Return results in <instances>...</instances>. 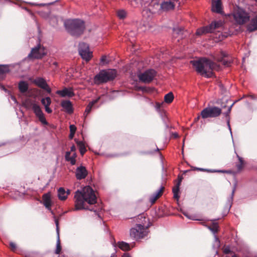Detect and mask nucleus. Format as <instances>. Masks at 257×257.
Instances as JSON below:
<instances>
[{
    "mask_svg": "<svg viewBox=\"0 0 257 257\" xmlns=\"http://www.w3.org/2000/svg\"><path fill=\"white\" fill-rule=\"evenodd\" d=\"M110 257H117V255L115 253H112Z\"/></svg>",
    "mask_w": 257,
    "mask_h": 257,
    "instance_id": "13d9d810",
    "label": "nucleus"
},
{
    "mask_svg": "<svg viewBox=\"0 0 257 257\" xmlns=\"http://www.w3.org/2000/svg\"><path fill=\"white\" fill-rule=\"evenodd\" d=\"M218 224L216 222H213L209 226V228L211 231L214 233H216L218 231Z\"/></svg>",
    "mask_w": 257,
    "mask_h": 257,
    "instance_id": "72a5a7b5",
    "label": "nucleus"
},
{
    "mask_svg": "<svg viewBox=\"0 0 257 257\" xmlns=\"http://www.w3.org/2000/svg\"><path fill=\"white\" fill-rule=\"evenodd\" d=\"M148 227L138 224L130 229V236L136 240L142 239L148 234Z\"/></svg>",
    "mask_w": 257,
    "mask_h": 257,
    "instance_id": "39448f33",
    "label": "nucleus"
},
{
    "mask_svg": "<svg viewBox=\"0 0 257 257\" xmlns=\"http://www.w3.org/2000/svg\"><path fill=\"white\" fill-rule=\"evenodd\" d=\"M180 183H177L176 185L173 188V193L174 194V198L176 199L177 200H178L180 196L179 195V192H180Z\"/></svg>",
    "mask_w": 257,
    "mask_h": 257,
    "instance_id": "a878e982",
    "label": "nucleus"
},
{
    "mask_svg": "<svg viewBox=\"0 0 257 257\" xmlns=\"http://www.w3.org/2000/svg\"><path fill=\"white\" fill-rule=\"evenodd\" d=\"M10 248L11 250H12L13 251H15L17 249L16 244L13 242H11L10 243Z\"/></svg>",
    "mask_w": 257,
    "mask_h": 257,
    "instance_id": "ea45409f",
    "label": "nucleus"
},
{
    "mask_svg": "<svg viewBox=\"0 0 257 257\" xmlns=\"http://www.w3.org/2000/svg\"><path fill=\"white\" fill-rule=\"evenodd\" d=\"M75 141L78 147H79L80 153L81 155L82 156H83L86 151V149L85 148V145H84V143L82 141H77L76 139H75Z\"/></svg>",
    "mask_w": 257,
    "mask_h": 257,
    "instance_id": "cd10ccee",
    "label": "nucleus"
},
{
    "mask_svg": "<svg viewBox=\"0 0 257 257\" xmlns=\"http://www.w3.org/2000/svg\"><path fill=\"white\" fill-rule=\"evenodd\" d=\"M234 191H235V188H234V189H233V191H232V195H233V194H234Z\"/></svg>",
    "mask_w": 257,
    "mask_h": 257,
    "instance_id": "e2e57ef3",
    "label": "nucleus"
},
{
    "mask_svg": "<svg viewBox=\"0 0 257 257\" xmlns=\"http://www.w3.org/2000/svg\"><path fill=\"white\" fill-rule=\"evenodd\" d=\"M175 8V4L172 2H163L160 5V9L164 11H168L173 10Z\"/></svg>",
    "mask_w": 257,
    "mask_h": 257,
    "instance_id": "412c9836",
    "label": "nucleus"
},
{
    "mask_svg": "<svg viewBox=\"0 0 257 257\" xmlns=\"http://www.w3.org/2000/svg\"><path fill=\"white\" fill-rule=\"evenodd\" d=\"M237 157L238 159V163H236V167L237 168V169L238 171H240L242 170V169L243 168L244 165H245V162L243 160V159L240 156H239L238 155H237Z\"/></svg>",
    "mask_w": 257,
    "mask_h": 257,
    "instance_id": "c85d7f7f",
    "label": "nucleus"
},
{
    "mask_svg": "<svg viewBox=\"0 0 257 257\" xmlns=\"http://www.w3.org/2000/svg\"><path fill=\"white\" fill-rule=\"evenodd\" d=\"M72 157H74V158H76V157H77V155H76V153L75 152H74L72 156H71Z\"/></svg>",
    "mask_w": 257,
    "mask_h": 257,
    "instance_id": "5fc2aeb1",
    "label": "nucleus"
},
{
    "mask_svg": "<svg viewBox=\"0 0 257 257\" xmlns=\"http://www.w3.org/2000/svg\"><path fill=\"white\" fill-rule=\"evenodd\" d=\"M139 89H140V90H142V91H147V88H146V87H143V86H142V87H139Z\"/></svg>",
    "mask_w": 257,
    "mask_h": 257,
    "instance_id": "603ef678",
    "label": "nucleus"
},
{
    "mask_svg": "<svg viewBox=\"0 0 257 257\" xmlns=\"http://www.w3.org/2000/svg\"><path fill=\"white\" fill-rule=\"evenodd\" d=\"M183 34V29L180 27H177L173 29V36L174 37H177L180 36V38H182Z\"/></svg>",
    "mask_w": 257,
    "mask_h": 257,
    "instance_id": "c756f323",
    "label": "nucleus"
},
{
    "mask_svg": "<svg viewBox=\"0 0 257 257\" xmlns=\"http://www.w3.org/2000/svg\"><path fill=\"white\" fill-rule=\"evenodd\" d=\"M222 113V108L217 106L207 107L203 109L200 113L201 117L203 119L207 118L217 117Z\"/></svg>",
    "mask_w": 257,
    "mask_h": 257,
    "instance_id": "423d86ee",
    "label": "nucleus"
},
{
    "mask_svg": "<svg viewBox=\"0 0 257 257\" xmlns=\"http://www.w3.org/2000/svg\"><path fill=\"white\" fill-rule=\"evenodd\" d=\"M116 76V71L114 69L101 70L94 77V83L99 85L113 80Z\"/></svg>",
    "mask_w": 257,
    "mask_h": 257,
    "instance_id": "20e7f679",
    "label": "nucleus"
},
{
    "mask_svg": "<svg viewBox=\"0 0 257 257\" xmlns=\"http://www.w3.org/2000/svg\"><path fill=\"white\" fill-rule=\"evenodd\" d=\"M174 95L172 92H170L166 94L164 96V101L168 103H171L174 99Z\"/></svg>",
    "mask_w": 257,
    "mask_h": 257,
    "instance_id": "2f4dec72",
    "label": "nucleus"
},
{
    "mask_svg": "<svg viewBox=\"0 0 257 257\" xmlns=\"http://www.w3.org/2000/svg\"><path fill=\"white\" fill-rule=\"evenodd\" d=\"M157 72L154 69H149L138 75L139 80L145 83H149L156 76Z\"/></svg>",
    "mask_w": 257,
    "mask_h": 257,
    "instance_id": "9d476101",
    "label": "nucleus"
},
{
    "mask_svg": "<svg viewBox=\"0 0 257 257\" xmlns=\"http://www.w3.org/2000/svg\"><path fill=\"white\" fill-rule=\"evenodd\" d=\"M182 177L179 178V181H178V183H180V185L181 184V182L182 181Z\"/></svg>",
    "mask_w": 257,
    "mask_h": 257,
    "instance_id": "4d7b16f0",
    "label": "nucleus"
},
{
    "mask_svg": "<svg viewBox=\"0 0 257 257\" xmlns=\"http://www.w3.org/2000/svg\"><path fill=\"white\" fill-rule=\"evenodd\" d=\"M228 125L229 126H230V125H229V121H228Z\"/></svg>",
    "mask_w": 257,
    "mask_h": 257,
    "instance_id": "338daca9",
    "label": "nucleus"
},
{
    "mask_svg": "<svg viewBox=\"0 0 257 257\" xmlns=\"http://www.w3.org/2000/svg\"><path fill=\"white\" fill-rule=\"evenodd\" d=\"M223 26V22L221 21H213L209 26L203 27L198 29L196 34L198 36L207 33H211L215 29L221 28Z\"/></svg>",
    "mask_w": 257,
    "mask_h": 257,
    "instance_id": "0eeeda50",
    "label": "nucleus"
},
{
    "mask_svg": "<svg viewBox=\"0 0 257 257\" xmlns=\"http://www.w3.org/2000/svg\"><path fill=\"white\" fill-rule=\"evenodd\" d=\"M247 30L252 32L257 30V15L252 18L246 26Z\"/></svg>",
    "mask_w": 257,
    "mask_h": 257,
    "instance_id": "f3484780",
    "label": "nucleus"
},
{
    "mask_svg": "<svg viewBox=\"0 0 257 257\" xmlns=\"http://www.w3.org/2000/svg\"><path fill=\"white\" fill-rule=\"evenodd\" d=\"M160 9V5L158 0H152L149 5V11L153 14L155 13L156 11Z\"/></svg>",
    "mask_w": 257,
    "mask_h": 257,
    "instance_id": "4be33fe9",
    "label": "nucleus"
},
{
    "mask_svg": "<svg viewBox=\"0 0 257 257\" xmlns=\"http://www.w3.org/2000/svg\"><path fill=\"white\" fill-rule=\"evenodd\" d=\"M200 116H201V115L198 116L196 118H195L194 121H198L199 119Z\"/></svg>",
    "mask_w": 257,
    "mask_h": 257,
    "instance_id": "6e6d98bb",
    "label": "nucleus"
},
{
    "mask_svg": "<svg viewBox=\"0 0 257 257\" xmlns=\"http://www.w3.org/2000/svg\"><path fill=\"white\" fill-rule=\"evenodd\" d=\"M106 56H102V57L101 58V62L102 63H105L106 62Z\"/></svg>",
    "mask_w": 257,
    "mask_h": 257,
    "instance_id": "09e8293b",
    "label": "nucleus"
},
{
    "mask_svg": "<svg viewBox=\"0 0 257 257\" xmlns=\"http://www.w3.org/2000/svg\"><path fill=\"white\" fill-rule=\"evenodd\" d=\"M10 71V65H0V81L5 78L6 74L8 73Z\"/></svg>",
    "mask_w": 257,
    "mask_h": 257,
    "instance_id": "aec40b11",
    "label": "nucleus"
},
{
    "mask_svg": "<svg viewBox=\"0 0 257 257\" xmlns=\"http://www.w3.org/2000/svg\"><path fill=\"white\" fill-rule=\"evenodd\" d=\"M75 133H70L69 136L70 139H72L74 136Z\"/></svg>",
    "mask_w": 257,
    "mask_h": 257,
    "instance_id": "3c124183",
    "label": "nucleus"
},
{
    "mask_svg": "<svg viewBox=\"0 0 257 257\" xmlns=\"http://www.w3.org/2000/svg\"><path fill=\"white\" fill-rule=\"evenodd\" d=\"M190 171H191L190 170L185 171L184 172V174H185L187 172H190Z\"/></svg>",
    "mask_w": 257,
    "mask_h": 257,
    "instance_id": "052dcab7",
    "label": "nucleus"
},
{
    "mask_svg": "<svg viewBox=\"0 0 257 257\" xmlns=\"http://www.w3.org/2000/svg\"><path fill=\"white\" fill-rule=\"evenodd\" d=\"M33 83L40 88L46 90L48 93H50L51 91L46 80L43 78L37 77L33 81Z\"/></svg>",
    "mask_w": 257,
    "mask_h": 257,
    "instance_id": "ddd939ff",
    "label": "nucleus"
},
{
    "mask_svg": "<svg viewBox=\"0 0 257 257\" xmlns=\"http://www.w3.org/2000/svg\"><path fill=\"white\" fill-rule=\"evenodd\" d=\"M76 147L74 145H73L70 148V152H75Z\"/></svg>",
    "mask_w": 257,
    "mask_h": 257,
    "instance_id": "8fccbe9b",
    "label": "nucleus"
},
{
    "mask_svg": "<svg viewBox=\"0 0 257 257\" xmlns=\"http://www.w3.org/2000/svg\"><path fill=\"white\" fill-rule=\"evenodd\" d=\"M41 102L43 105L46 106V105H50L51 103V100L49 97H47L45 98H42L41 100Z\"/></svg>",
    "mask_w": 257,
    "mask_h": 257,
    "instance_id": "4c0bfd02",
    "label": "nucleus"
},
{
    "mask_svg": "<svg viewBox=\"0 0 257 257\" xmlns=\"http://www.w3.org/2000/svg\"><path fill=\"white\" fill-rule=\"evenodd\" d=\"M12 98L14 100H16L15 97H12Z\"/></svg>",
    "mask_w": 257,
    "mask_h": 257,
    "instance_id": "69168bd1",
    "label": "nucleus"
},
{
    "mask_svg": "<svg viewBox=\"0 0 257 257\" xmlns=\"http://www.w3.org/2000/svg\"><path fill=\"white\" fill-rule=\"evenodd\" d=\"M1 87H2V88L3 89L5 90H6V89H5V87H4L3 85H1Z\"/></svg>",
    "mask_w": 257,
    "mask_h": 257,
    "instance_id": "bf43d9fd",
    "label": "nucleus"
},
{
    "mask_svg": "<svg viewBox=\"0 0 257 257\" xmlns=\"http://www.w3.org/2000/svg\"><path fill=\"white\" fill-rule=\"evenodd\" d=\"M225 257H231V254L226 255Z\"/></svg>",
    "mask_w": 257,
    "mask_h": 257,
    "instance_id": "680f3d73",
    "label": "nucleus"
},
{
    "mask_svg": "<svg viewBox=\"0 0 257 257\" xmlns=\"http://www.w3.org/2000/svg\"><path fill=\"white\" fill-rule=\"evenodd\" d=\"M233 104H232L230 106L228 107L227 112L224 113V114L225 115V116H228L229 114L230 113L232 106Z\"/></svg>",
    "mask_w": 257,
    "mask_h": 257,
    "instance_id": "37998d69",
    "label": "nucleus"
},
{
    "mask_svg": "<svg viewBox=\"0 0 257 257\" xmlns=\"http://www.w3.org/2000/svg\"><path fill=\"white\" fill-rule=\"evenodd\" d=\"M53 64L55 65H57V62H54L53 63Z\"/></svg>",
    "mask_w": 257,
    "mask_h": 257,
    "instance_id": "0e129e2a",
    "label": "nucleus"
},
{
    "mask_svg": "<svg viewBox=\"0 0 257 257\" xmlns=\"http://www.w3.org/2000/svg\"><path fill=\"white\" fill-rule=\"evenodd\" d=\"M165 187L162 186L161 188L156 193L152 194L149 198V201L151 204H154L157 200H158L163 194Z\"/></svg>",
    "mask_w": 257,
    "mask_h": 257,
    "instance_id": "a211bd4d",
    "label": "nucleus"
},
{
    "mask_svg": "<svg viewBox=\"0 0 257 257\" xmlns=\"http://www.w3.org/2000/svg\"><path fill=\"white\" fill-rule=\"evenodd\" d=\"M117 16L120 19H124L127 16V13L124 10H119L117 11Z\"/></svg>",
    "mask_w": 257,
    "mask_h": 257,
    "instance_id": "473e14b6",
    "label": "nucleus"
},
{
    "mask_svg": "<svg viewBox=\"0 0 257 257\" xmlns=\"http://www.w3.org/2000/svg\"><path fill=\"white\" fill-rule=\"evenodd\" d=\"M79 53L86 61H89L92 56V53L89 51L88 44L83 42L79 44Z\"/></svg>",
    "mask_w": 257,
    "mask_h": 257,
    "instance_id": "9b49d317",
    "label": "nucleus"
},
{
    "mask_svg": "<svg viewBox=\"0 0 257 257\" xmlns=\"http://www.w3.org/2000/svg\"><path fill=\"white\" fill-rule=\"evenodd\" d=\"M161 107V104L159 102H157L156 103V108L157 109H159Z\"/></svg>",
    "mask_w": 257,
    "mask_h": 257,
    "instance_id": "de8ad7c7",
    "label": "nucleus"
},
{
    "mask_svg": "<svg viewBox=\"0 0 257 257\" xmlns=\"http://www.w3.org/2000/svg\"><path fill=\"white\" fill-rule=\"evenodd\" d=\"M32 109L36 114V115L39 118V120L44 124H48L44 113H43L39 105L36 103H32Z\"/></svg>",
    "mask_w": 257,
    "mask_h": 257,
    "instance_id": "f8f14e48",
    "label": "nucleus"
},
{
    "mask_svg": "<svg viewBox=\"0 0 257 257\" xmlns=\"http://www.w3.org/2000/svg\"><path fill=\"white\" fill-rule=\"evenodd\" d=\"M121 257H131L127 253H124Z\"/></svg>",
    "mask_w": 257,
    "mask_h": 257,
    "instance_id": "864d4df0",
    "label": "nucleus"
},
{
    "mask_svg": "<svg viewBox=\"0 0 257 257\" xmlns=\"http://www.w3.org/2000/svg\"><path fill=\"white\" fill-rule=\"evenodd\" d=\"M192 170H193L200 171H203V172H211V171H210L208 169H205L200 168H194Z\"/></svg>",
    "mask_w": 257,
    "mask_h": 257,
    "instance_id": "a19ab883",
    "label": "nucleus"
},
{
    "mask_svg": "<svg viewBox=\"0 0 257 257\" xmlns=\"http://www.w3.org/2000/svg\"><path fill=\"white\" fill-rule=\"evenodd\" d=\"M46 55V49L39 44L32 49L28 57L30 59H41Z\"/></svg>",
    "mask_w": 257,
    "mask_h": 257,
    "instance_id": "6e6552de",
    "label": "nucleus"
},
{
    "mask_svg": "<svg viewBox=\"0 0 257 257\" xmlns=\"http://www.w3.org/2000/svg\"><path fill=\"white\" fill-rule=\"evenodd\" d=\"M55 224H56V227H57V232L59 231V221H58V219H55ZM58 234H59V232H58Z\"/></svg>",
    "mask_w": 257,
    "mask_h": 257,
    "instance_id": "a18cd8bd",
    "label": "nucleus"
},
{
    "mask_svg": "<svg viewBox=\"0 0 257 257\" xmlns=\"http://www.w3.org/2000/svg\"><path fill=\"white\" fill-rule=\"evenodd\" d=\"M71 152L70 151H68V152H66V154H65V159H67L69 157H70V155H71Z\"/></svg>",
    "mask_w": 257,
    "mask_h": 257,
    "instance_id": "49530a36",
    "label": "nucleus"
},
{
    "mask_svg": "<svg viewBox=\"0 0 257 257\" xmlns=\"http://www.w3.org/2000/svg\"><path fill=\"white\" fill-rule=\"evenodd\" d=\"M19 89L21 93H25L28 89V84L27 82L24 81H21L19 83L18 85Z\"/></svg>",
    "mask_w": 257,
    "mask_h": 257,
    "instance_id": "393cba45",
    "label": "nucleus"
},
{
    "mask_svg": "<svg viewBox=\"0 0 257 257\" xmlns=\"http://www.w3.org/2000/svg\"><path fill=\"white\" fill-rule=\"evenodd\" d=\"M99 99V97L97 99L89 102V103L88 104V105L87 106V107L86 108V109H85V111L84 112V114L87 115L91 111L92 106L94 105V104H95L96 103H97L98 102Z\"/></svg>",
    "mask_w": 257,
    "mask_h": 257,
    "instance_id": "7c9ffc66",
    "label": "nucleus"
},
{
    "mask_svg": "<svg viewBox=\"0 0 257 257\" xmlns=\"http://www.w3.org/2000/svg\"><path fill=\"white\" fill-rule=\"evenodd\" d=\"M56 93L58 95H60L61 97H63L66 96L69 97H72L75 95L73 91V89L71 88H64L63 89L61 90H57Z\"/></svg>",
    "mask_w": 257,
    "mask_h": 257,
    "instance_id": "dca6fc26",
    "label": "nucleus"
},
{
    "mask_svg": "<svg viewBox=\"0 0 257 257\" xmlns=\"http://www.w3.org/2000/svg\"><path fill=\"white\" fill-rule=\"evenodd\" d=\"M61 249H62V248H61V246L59 235L58 234V239H57V243H56V249L55 251V253L56 254H60L61 251Z\"/></svg>",
    "mask_w": 257,
    "mask_h": 257,
    "instance_id": "c9c22d12",
    "label": "nucleus"
},
{
    "mask_svg": "<svg viewBox=\"0 0 257 257\" xmlns=\"http://www.w3.org/2000/svg\"><path fill=\"white\" fill-rule=\"evenodd\" d=\"M221 55L222 56V58H221V59L219 60L220 61L222 62V64L225 65V66H228L230 63V62L228 60H226L225 59H224V57H225L226 55L223 52H222L221 53Z\"/></svg>",
    "mask_w": 257,
    "mask_h": 257,
    "instance_id": "e433bc0d",
    "label": "nucleus"
},
{
    "mask_svg": "<svg viewBox=\"0 0 257 257\" xmlns=\"http://www.w3.org/2000/svg\"><path fill=\"white\" fill-rule=\"evenodd\" d=\"M212 11L213 12L222 14V3L221 0H212Z\"/></svg>",
    "mask_w": 257,
    "mask_h": 257,
    "instance_id": "2eb2a0df",
    "label": "nucleus"
},
{
    "mask_svg": "<svg viewBox=\"0 0 257 257\" xmlns=\"http://www.w3.org/2000/svg\"><path fill=\"white\" fill-rule=\"evenodd\" d=\"M191 63L195 67L197 73L207 78L212 77L214 75L213 71L219 69V65L206 58L191 61Z\"/></svg>",
    "mask_w": 257,
    "mask_h": 257,
    "instance_id": "f03ea898",
    "label": "nucleus"
},
{
    "mask_svg": "<svg viewBox=\"0 0 257 257\" xmlns=\"http://www.w3.org/2000/svg\"><path fill=\"white\" fill-rule=\"evenodd\" d=\"M75 211L87 209L93 211V209L89 208L85 206L86 203L89 204H94L96 203V197L93 190L90 186L85 187L81 191L77 190L74 195Z\"/></svg>",
    "mask_w": 257,
    "mask_h": 257,
    "instance_id": "f257e3e1",
    "label": "nucleus"
},
{
    "mask_svg": "<svg viewBox=\"0 0 257 257\" xmlns=\"http://www.w3.org/2000/svg\"><path fill=\"white\" fill-rule=\"evenodd\" d=\"M65 25L68 32L74 36H80L85 30L84 21L79 19L68 20L65 23Z\"/></svg>",
    "mask_w": 257,
    "mask_h": 257,
    "instance_id": "7ed1b4c3",
    "label": "nucleus"
},
{
    "mask_svg": "<svg viewBox=\"0 0 257 257\" xmlns=\"http://www.w3.org/2000/svg\"><path fill=\"white\" fill-rule=\"evenodd\" d=\"M61 106L68 113L71 114L73 112L72 104L69 100H63L61 103Z\"/></svg>",
    "mask_w": 257,
    "mask_h": 257,
    "instance_id": "6ab92c4d",
    "label": "nucleus"
},
{
    "mask_svg": "<svg viewBox=\"0 0 257 257\" xmlns=\"http://www.w3.org/2000/svg\"><path fill=\"white\" fill-rule=\"evenodd\" d=\"M43 203L44 206L48 209H50L51 201L50 195L49 193L44 194L42 196Z\"/></svg>",
    "mask_w": 257,
    "mask_h": 257,
    "instance_id": "5701e85b",
    "label": "nucleus"
},
{
    "mask_svg": "<svg viewBox=\"0 0 257 257\" xmlns=\"http://www.w3.org/2000/svg\"><path fill=\"white\" fill-rule=\"evenodd\" d=\"M88 172L86 168L84 166L78 167L75 172L76 178L77 180L84 179L87 175Z\"/></svg>",
    "mask_w": 257,
    "mask_h": 257,
    "instance_id": "4468645a",
    "label": "nucleus"
},
{
    "mask_svg": "<svg viewBox=\"0 0 257 257\" xmlns=\"http://www.w3.org/2000/svg\"><path fill=\"white\" fill-rule=\"evenodd\" d=\"M233 17L236 22L240 25H242L249 20L248 14L240 8H237L234 10Z\"/></svg>",
    "mask_w": 257,
    "mask_h": 257,
    "instance_id": "1a4fd4ad",
    "label": "nucleus"
},
{
    "mask_svg": "<svg viewBox=\"0 0 257 257\" xmlns=\"http://www.w3.org/2000/svg\"><path fill=\"white\" fill-rule=\"evenodd\" d=\"M49 105H46V106H45V110L47 112H48V113H50L52 112V109L49 107Z\"/></svg>",
    "mask_w": 257,
    "mask_h": 257,
    "instance_id": "c03bdc74",
    "label": "nucleus"
},
{
    "mask_svg": "<svg viewBox=\"0 0 257 257\" xmlns=\"http://www.w3.org/2000/svg\"><path fill=\"white\" fill-rule=\"evenodd\" d=\"M66 161L69 162L72 165H74L76 164V159L74 157H69L65 159Z\"/></svg>",
    "mask_w": 257,
    "mask_h": 257,
    "instance_id": "58836bf2",
    "label": "nucleus"
},
{
    "mask_svg": "<svg viewBox=\"0 0 257 257\" xmlns=\"http://www.w3.org/2000/svg\"><path fill=\"white\" fill-rule=\"evenodd\" d=\"M69 127L70 133H75V132L76 131V127L74 125L71 124L70 125Z\"/></svg>",
    "mask_w": 257,
    "mask_h": 257,
    "instance_id": "79ce46f5",
    "label": "nucleus"
},
{
    "mask_svg": "<svg viewBox=\"0 0 257 257\" xmlns=\"http://www.w3.org/2000/svg\"><path fill=\"white\" fill-rule=\"evenodd\" d=\"M223 253L226 255L231 254V257H237L236 255L230 249L229 246H225L223 248Z\"/></svg>",
    "mask_w": 257,
    "mask_h": 257,
    "instance_id": "f704fd0d",
    "label": "nucleus"
},
{
    "mask_svg": "<svg viewBox=\"0 0 257 257\" xmlns=\"http://www.w3.org/2000/svg\"><path fill=\"white\" fill-rule=\"evenodd\" d=\"M118 247L123 251H128L131 249L130 244L124 241H120L117 243Z\"/></svg>",
    "mask_w": 257,
    "mask_h": 257,
    "instance_id": "bb28decb",
    "label": "nucleus"
},
{
    "mask_svg": "<svg viewBox=\"0 0 257 257\" xmlns=\"http://www.w3.org/2000/svg\"><path fill=\"white\" fill-rule=\"evenodd\" d=\"M225 107V106H222V108H224Z\"/></svg>",
    "mask_w": 257,
    "mask_h": 257,
    "instance_id": "774afa93",
    "label": "nucleus"
},
{
    "mask_svg": "<svg viewBox=\"0 0 257 257\" xmlns=\"http://www.w3.org/2000/svg\"><path fill=\"white\" fill-rule=\"evenodd\" d=\"M69 193V191L68 190L67 192H66L65 189L61 187L58 190V196L60 200H65L67 198V195Z\"/></svg>",
    "mask_w": 257,
    "mask_h": 257,
    "instance_id": "b1692460",
    "label": "nucleus"
}]
</instances>
